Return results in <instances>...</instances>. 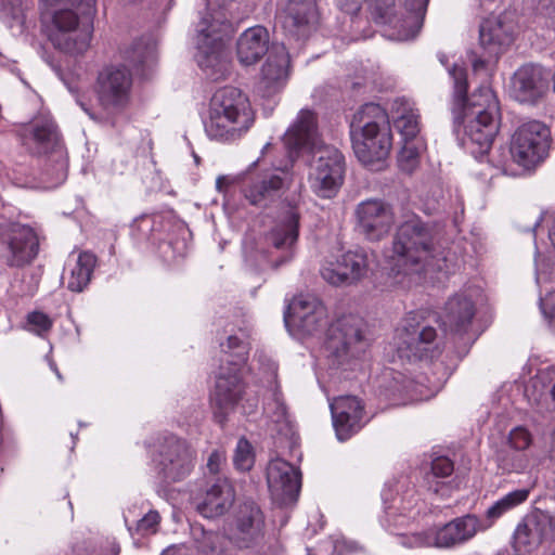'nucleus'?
Here are the masks:
<instances>
[{
	"mask_svg": "<svg viewBox=\"0 0 555 555\" xmlns=\"http://www.w3.org/2000/svg\"><path fill=\"white\" fill-rule=\"evenodd\" d=\"M234 490L227 479H217L207 487L197 511L206 518H215L225 514L234 502Z\"/></svg>",
	"mask_w": 555,
	"mask_h": 555,
	"instance_id": "nucleus-31",
	"label": "nucleus"
},
{
	"mask_svg": "<svg viewBox=\"0 0 555 555\" xmlns=\"http://www.w3.org/2000/svg\"><path fill=\"white\" fill-rule=\"evenodd\" d=\"M418 117L415 111L409 109L396 119V127L405 141L414 139L420 132Z\"/></svg>",
	"mask_w": 555,
	"mask_h": 555,
	"instance_id": "nucleus-40",
	"label": "nucleus"
},
{
	"mask_svg": "<svg viewBox=\"0 0 555 555\" xmlns=\"http://www.w3.org/2000/svg\"><path fill=\"white\" fill-rule=\"evenodd\" d=\"M298 228L299 214L295 207H289L285 214V217L270 232L268 236L269 243L276 249L287 250L286 256L281 258V260L276 263V267L292 258V247L298 238Z\"/></svg>",
	"mask_w": 555,
	"mask_h": 555,
	"instance_id": "nucleus-34",
	"label": "nucleus"
},
{
	"mask_svg": "<svg viewBox=\"0 0 555 555\" xmlns=\"http://www.w3.org/2000/svg\"><path fill=\"white\" fill-rule=\"evenodd\" d=\"M488 529L482 520L474 514L456 517L436 529L433 540L424 541L421 535L413 538L416 546H435L453 548L470 541L479 531Z\"/></svg>",
	"mask_w": 555,
	"mask_h": 555,
	"instance_id": "nucleus-16",
	"label": "nucleus"
},
{
	"mask_svg": "<svg viewBox=\"0 0 555 555\" xmlns=\"http://www.w3.org/2000/svg\"><path fill=\"white\" fill-rule=\"evenodd\" d=\"M547 89V74L538 65H524L515 72L512 78V95L520 103H537Z\"/></svg>",
	"mask_w": 555,
	"mask_h": 555,
	"instance_id": "nucleus-26",
	"label": "nucleus"
},
{
	"mask_svg": "<svg viewBox=\"0 0 555 555\" xmlns=\"http://www.w3.org/2000/svg\"><path fill=\"white\" fill-rule=\"evenodd\" d=\"M378 24L388 25L399 40H408L422 28L429 0H369Z\"/></svg>",
	"mask_w": 555,
	"mask_h": 555,
	"instance_id": "nucleus-8",
	"label": "nucleus"
},
{
	"mask_svg": "<svg viewBox=\"0 0 555 555\" xmlns=\"http://www.w3.org/2000/svg\"><path fill=\"white\" fill-rule=\"evenodd\" d=\"M555 540V514L534 509L517 525L513 535V545L517 553L525 554L540 544Z\"/></svg>",
	"mask_w": 555,
	"mask_h": 555,
	"instance_id": "nucleus-14",
	"label": "nucleus"
},
{
	"mask_svg": "<svg viewBox=\"0 0 555 555\" xmlns=\"http://www.w3.org/2000/svg\"><path fill=\"white\" fill-rule=\"evenodd\" d=\"M81 107L83 108V111H85V112H86V113H87L91 118H94V115H93L92 113H90V112H89V109H88V108H86V107L83 106V104H81Z\"/></svg>",
	"mask_w": 555,
	"mask_h": 555,
	"instance_id": "nucleus-55",
	"label": "nucleus"
},
{
	"mask_svg": "<svg viewBox=\"0 0 555 555\" xmlns=\"http://www.w3.org/2000/svg\"><path fill=\"white\" fill-rule=\"evenodd\" d=\"M345 158L334 146L318 149L309 166L308 183L320 198H333L344 183Z\"/></svg>",
	"mask_w": 555,
	"mask_h": 555,
	"instance_id": "nucleus-9",
	"label": "nucleus"
},
{
	"mask_svg": "<svg viewBox=\"0 0 555 555\" xmlns=\"http://www.w3.org/2000/svg\"><path fill=\"white\" fill-rule=\"evenodd\" d=\"M289 55L283 44L273 46L262 65L256 91L262 98H271L285 86L288 77Z\"/></svg>",
	"mask_w": 555,
	"mask_h": 555,
	"instance_id": "nucleus-24",
	"label": "nucleus"
},
{
	"mask_svg": "<svg viewBox=\"0 0 555 555\" xmlns=\"http://www.w3.org/2000/svg\"><path fill=\"white\" fill-rule=\"evenodd\" d=\"M532 443V436L525 427H516L508 435V446L516 451H525Z\"/></svg>",
	"mask_w": 555,
	"mask_h": 555,
	"instance_id": "nucleus-43",
	"label": "nucleus"
},
{
	"mask_svg": "<svg viewBox=\"0 0 555 555\" xmlns=\"http://www.w3.org/2000/svg\"><path fill=\"white\" fill-rule=\"evenodd\" d=\"M335 3L340 11L353 16L360 11L363 0H335Z\"/></svg>",
	"mask_w": 555,
	"mask_h": 555,
	"instance_id": "nucleus-48",
	"label": "nucleus"
},
{
	"mask_svg": "<svg viewBox=\"0 0 555 555\" xmlns=\"http://www.w3.org/2000/svg\"><path fill=\"white\" fill-rule=\"evenodd\" d=\"M551 143L548 128L538 120L521 124L511 141L513 160L525 169H532L547 156Z\"/></svg>",
	"mask_w": 555,
	"mask_h": 555,
	"instance_id": "nucleus-11",
	"label": "nucleus"
},
{
	"mask_svg": "<svg viewBox=\"0 0 555 555\" xmlns=\"http://www.w3.org/2000/svg\"><path fill=\"white\" fill-rule=\"evenodd\" d=\"M43 30L52 46L68 54H81L90 33L79 28L80 17L95 14V0H39Z\"/></svg>",
	"mask_w": 555,
	"mask_h": 555,
	"instance_id": "nucleus-3",
	"label": "nucleus"
},
{
	"mask_svg": "<svg viewBox=\"0 0 555 555\" xmlns=\"http://www.w3.org/2000/svg\"><path fill=\"white\" fill-rule=\"evenodd\" d=\"M221 351L229 354L224 361L231 365H242L248 353V343L236 335H230L225 343H220Z\"/></svg>",
	"mask_w": 555,
	"mask_h": 555,
	"instance_id": "nucleus-38",
	"label": "nucleus"
},
{
	"mask_svg": "<svg viewBox=\"0 0 555 555\" xmlns=\"http://www.w3.org/2000/svg\"><path fill=\"white\" fill-rule=\"evenodd\" d=\"M234 524L233 540L240 547H249L263 537L264 516L253 501L240 504Z\"/></svg>",
	"mask_w": 555,
	"mask_h": 555,
	"instance_id": "nucleus-27",
	"label": "nucleus"
},
{
	"mask_svg": "<svg viewBox=\"0 0 555 555\" xmlns=\"http://www.w3.org/2000/svg\"><path fill=\"white\" fill-rule=\"evenodd\" d=\"M269 33L262 26L246 29L236 43V54L241 64L245 66L257 63L268 51Z\"/></svg>",
	"mask_w": 555,
	"mask_h": 555,
	"instance_id": "nucleus-32",
	"label": "nucleus"
},
{
	"mask_svg": "<svg viewBox=\"0 0 555 555\" xmlns=\"http://www.w3.org/2000/svg\"><path fill=\"white\" fill-rule=\"evenodd\" d=\"M23 146L33 155L53 153L61 160V179H64V153L57 126L50 118L36 119L21 132Z\"/></svg>",
	"mask_w": 555,
	"mask_h": 555,
	"instance_id": "nucleus-17",
	"label": "nucleus"
},
{
	"mask_svg": "<svg viewBox=\"0 0 555 555\" xmlns=\"http://www.w3.org/2000/svg\"><path fill=\"white\" fill-rule=\"evenodd\" d=\"M475 304L466 294L460 293L450 297L443 309V323L451 331L465 333L475 317Z\"/></svg>",
	"mask_w": 555,
	"mask_h": 555,
	"instance_id": "nucleus-33",
	"label": "nucleus"
},
{
	"mask_svg": "<svg viewBox=\"0 0 555 555\" xmlns=\"http://www.w3.org/2000/svg\"><path fill=\"white\" fill-rule=\"evenodd\" d=\"M132 76L125 67H107L98 78V96L101 106L115 113L129 103Z\"/></svg>",
	"mask_w": 555,
	"mask_h": 555,
	"instance_id": "nucleus-19",
	"label": "nucleus"
},
{
	"mask_svg": "<svg viewBox=\"0 0 555 555\" xmlns=\"http://www.w3.org/2000/svg\"><path fill=\"white\" fill-rule=\"evenodd\" d=\"M196 548L202 555H221L222 538L216 532H204L197 540Z\"/></svg>",
	"mask_w": 555,
	"mask_h": 555,
	"instance_id": "nucleus-42",
	"label": "nucleus"
},
{
	"mask_svg": "<svg viewBox=\"0 0 555 555\" xmlns=\"http://www.w3.org/2000/svg\"><path fill=\"white\" fill-rule=\"evenodd\" d=\"M350 137L354 154L362 164L385 160L392 141L386 111L376 103L362 105L351 120Z\"/></svg>",
	"mask_w": 555,
	"mask_h": 555,
	"instance_id": "nucleus-5",
	"label": "nucleus"
},
{
	"mask_svg": "<svg viewBox=\"0 0 555 555\" xmlns=\"http://www.w3.org/2000/svg\"><path fill=\"white\" fill-rule=\"evenodd\" d=\"M241 365L220 366L215 389L210 397L214 415L219 424H223L228 414L234 410L243 393V383L238 376Z\"/></svg>",
	"mask_w": 555,
	"mask_h": 555,
	"instance_id": "nucleus-21",
	"label": "nucleus"
},
{
	"mask_svg": "<svg viewBox=\"0 0 555 555\" xmlns=\"http://www.w3.org/2000/svg\"><path fill=\"white\" fill-rule=\"evenodd\" d=\"M283 140L288 150L289 159L293 160V154H298L300 151L314 154L318 149L331 146L323 144L319 132L318 116L308 108L299 111L285 132Z\"/></svg>",
	"mask_w": 555,
	"mask_h": 555,
	"instance_id": "nucleus-20",
	"label": "nucleus"
},
{
	"mask_svg": "<svg viewBox=\"0 0 555 555\" xmlns=\"http://www.w3.org/2000/svg\"><path fill=\"white\" fill-rule=\"evenodd\" d=\"M391 271L404 275L441 270L444 260L435 225L411 216L398 228L386 253Z\"/></svg>",
	"mask_w": 555,
	"mask_h": 555,
	"instance_id": "nucleus-2",
	"label": "nucleus"
},
{
	"mask_svg": "<svg viewBox=\"0 0 555 555\" xmlns=\"http://www.w3.org/2000/svg\"><path fill=\"white\" fill-rule=\"evenodd\" d=\"M357 229L366 240H383L395 224V215L389 204L380 199H366L356 207Z\"/></svg>",
	"mask_w": 555,
	"mask_h": 555,
	"instance_id": "nucleus-18",
	"label": "nucleus"
},
{
	"mask_svg": "<svg viewBox=\"0 0 555 555\" xmlns=\"http://www.w3.org/2000/svg\"><path fill=\"white\" fill-rule=\"evenodd\" d=\"M317 17L315 0H287L279 14L282 27L293 37L304 35Z\"/></svg>",
	"mask_w": 555,
	"mask_h": 555,
	"instance_id": "nucleus-29",
	"label": "nucleus"
},
{
	"mask_svg": "<svg viewBox=\"0 0 555 555\" xmlns=\"http://www.w3.org/2000/svg\"><path fill=\"white\" fill-rule=\"evenodd\" d=\"M416 158H417L416 149L414 146L410 145L408 143V141H405V145L403 146V149L401 150L400 155H399V162H400L401 166L404 169L411 170L416 163Z\"/></svg>",
	"mask_w": 555,
	"mask_h": 555,
	"instance_id": "nucleus-47",
	"label": "nucleus"
},
{
	"mask_svg": "<svg viewBox=\"0 0 555 555\" xmlns=\"http://www.w3.org/2000/svg\"><path fill=\"white\" fill-rule=\"evenodd\" d=\"M267 482L273 496L283 503L295 501L301 487V473L291 463L275 459L267 467Z\"/></svg>",
	"mask_w": 555,
	"mask_h": 555,
	"instance_id": "nucleus-25",
	"label": "nucleus"
},
{
	"mask_svg": "<svg viewBox=\"0 0 555 555\" xmlns=\"http://www.w3.org/2000/svg\"><path fill=\"white\" fill-rule=\"evenodd\" d=\"M27 323L29 325V330L37 335H42L49 332L52 327V320L50 317L40 311H34L28 313Z\"/></svg>",
	"mask_w": 555,
	"mask_h": 555,
	"instance_id": "nucleus-44",
	"label": "nucleus"
},
{
	"mask_svg": "<svg viewBox=\"0 0 555 555\" xmlns=\"http://www.w3.org/2000/svg\"><path fill=\"white\" fill-rule=\"evenodd\" d=\"M513 29L505 15H493L482 22L479 38L489 59L498 57L502 48L513 41Z\"/></svg>",
	"mask_w": 555,
	"mask_h": 555,
	"instance_id": "nucleus-30",
	"label": "nucleus"
},
{
	"mask_svg": "<svg viewBox=\"0 0 555 555\" xmlns=\"http://www.w3.org/2000/svg\"><path fill=\"white\" fill-rule=\"evenodd\" d=\"M546 378H547L548 384H550L548 392L551 395L552 400L555 402V367L551 369L546 373Z\"/></svg>",
	"mask_w": 555,
	"mask_h": 555,
	"instance_id": "nucleus-50",
	"label": "nucleus"
},
{
	"mask_svg": "<svg viewBox=\"0 0 555 555\" xmlns=\"http://www.w3.org/2000/svg\"><path fill=\"white\" fill-rule=\"evenodd\" d=\"M545 306H547L551 309V317L553 321L555 322V291L550 293L547 298L545 299Z\"/></svg>",
	"mask_w": 555,
	"mask_h": 555,
	"instance_id": "nucleus-52",
	"label": "nucleus"
},
{
	"mask_svg": "<svg viewBox=\"0 0 555 555\" xmlns=\"http://www.w3.org/2000/svg\"><path fill=\"white\" fill-rule=\"evenodd\" d=\"M362 321L354 315L336 320L328 328L326 350L333 365L343 366L357 359L366 348Z\"/></svg>",
	"mask_w": 555,
	"mask_h": 555,
	"instance_id": "nucleus-10",
	"label": "nucleus"
},
{
	"mask_svg": "<svg viewBox=\"0 0 555 555\" xmlns=\"http://www.w3.org/2000/svg\"><path fill=\"white\" fill-rule=\"evenodd\" d=\"M125 60L138 73L144 75L145 69L153 66L156 61V47L147 39L135 40L125 52Z\"/></svg>",
	"mask_w": 555,
	"mask_h": 555,
	"instance_id": "nucleus-35",
	"label": "nucleus"
},
{
	"mask_svg": "<svg viewBox=\"0 0 555 555\" xmlns=\"http://www.w3.org/2000/svg\"><path fill=\"white\" fill-rule=\"evenodd\" d=\"M233 464L235 468L241 472H247L254 465L253 447L245 438H241L237 441L233 455Z\"/></svg>",
	"mask_w": 555,
	"mask_h": 555,
	"instance_id": "nucleus-41",
	"label": "nucleus"
},
{
	"mask_svg": "<svg viewBox=\"0 0 555 555\" xmlns=\"http://www.w3.org/2000/svg\"><path fill=\"white\" fill-rule=\"evenodd\" d=\"M229 184V179L227 177H219L216 181V186L219 191H222Z\"/></svg>",
	"mask_w": 555,
	"mask_h": 555,
	"instance_id": "nucleus-53",
	"label": "nucleus"
},
{
	"mask_svg": "<svg viewBox=\"0 0 555 555\" xmlns=\"http://www.w3.org/2000/svg\"><path fill=\"white\" fill-rule=\"evenodd\" d=\"M331 412L333 425L339 440H347L361 427L363 405L357 397L341 396L336 398L331 403Z\"/></svg>",
	"mask_w": 555,
	"mask_h": 555,
	"instance_id": "nucleus-28",
	"label": "nucleus"
},
{
	"mask_svg": "<svg viewBox=\"0 0 555 555\" xmlns=\"http://www.w3.org/2000/svg\"><path fill=\"white\" fill-rule=\"evenodd\" d=\"M225 462V455L222 451L215 450L210 453L207 461V468L211 474H217L221 465Z\"/></svg>",
	"mask_w": 555,
	"mask_h": 555,
	"instance_id": "nucleus-49",
	"label": "nucleus"
},
{
	"mask_svg": "<svg viewBox=\"0 0 555 555\" xmlns=\"http://www.w3.org/2000/svg\"><path fill=\"white\" fill-rule=\"evenodd\" d=\"M418 319L417 313L410 312L404 319L399 338L400 349L406 350L408 357L422 360L428 358L429 352L434 350L437 331L433 326L421 323Z\"/></svg>",
	"mask_w": 555,
	"mask_h": 555,
	"instance_id": "nucleus-22",
	"label": "nucleus"
},
{
	"mask_svg": "<svg viewBox=\"0 0 555 555\" xmlns=\"http://www.w3.org/2000/svg\"><path fill=\"white\" fill-rule=\"evenodd\" d=\"M438 60L443 66L448 65L449 60L444 53H438Z\"/></svg>",
	"mask_w": 555,
	"mask_h": 555,
	"instance_id": "nucleus-54",
	"label": "nucleus"
},
{
	"mask_svg": "<svg viewBox=\"0 0 555 555\" xmlns=\"http://www.w3.org/2000/svg\"><path fill=\"white\" fill-rule=\"evenodd\" d=\"M529 493V489L524 488L505 494L486 511V519L482 520L483 525H487L489 529L506 512L524 503L528 499Z\"/></svg>",
	"mask_w": 555,
	"mask_h": 555,
	"instance_id": "nucleus-36",
	"label": "nucleus"
},
{
	"mask_svg": "<svg viewBox=\"0 0 555 555\" xmlns=\"http://www.w3.org/2000/svg\"><path fill=\"white\" fill-rule=\"evenodd\" d=\"M254 121L255 112L247 95L235 87H224L210 100L205 131L212 140L233 142L245 134Z\"/></svg>",
	"mask_w": 555,
	"mask_h": 555,
	"instance_id": "nucleus-4",
	"label": "nucleus"
},
{
	"mask_svg": "<svg viewBox=\"0 0 555 555\" xmlns=\"http://www.w3.org/2000/svg\"><path fill=\"white\" fill-rule=\"evenodd\" d=\"M499 466L506 473H521L529 467L527 454L514 449L502 451L498 455Z\"/></svg>",
	"mask_w": 555,
	"mask_h": 555,
	"instance_id": "nucleus-39",
	"label": "nucleus"
},
{
	"mask_svg": "<svg viewBox=\"0 0 555 555\" xmlns=\"http://www.w3.org/2000/svg\"><path fill=\"white\" fill-rule=\"evenodd\" d=\"M195 55L198 66L204 70H210L208 76L218 79L228 70V59L224 42L216 34L208 17H203L197 25Z\"/></svg>",
	"mask_w": 555,
	"mask_h": 555,
	"instance_id": "nucleus-15",
	"label": "nucleus"
},
{
	"mask_svg": "<svg viewBox=\"0 0 555 555\" xmlns=\"http://www.w3.org/2000/svg\"><path fill=\"white\" fill-rule=\"evenodd\" d=\"M160 521V516L156 511L147 512L140 520L135 524V531L140 535H146L155 533Z\"/></svg>",
	"mask_w": 555,
	"mask_h": 555,
	"instance_id": "nucleus-45",
	"label": "nucleus"
},
{
	"mask_svg": "<svg viewBox=\"0 0 555 555\" xmlns=\"http://www.w3.org/2000/svg\"><path fill=\"white\" fill-rule=\"evenodd\" d=\"M157 476L167 483L184 479L195 464L189 443L173 434H158L146 443Z\"/></svg>",
	"mask_w": 555,
	"mask_h": 555,
	"instance_id": "nucleus-7",
	"label": "nucleus"
},
{
	"mask_svg": "<svg viewBox=\"0 0 555 555\" xmlns=\"http://www.w3.org/2000/svg\"><path fill=\"white\" fill-rule=\"evenodd\" d=\"M284 322L289 331L300 335H313L327 325V311L313 296L294 297L284 313Z\"/></svg>",
	"mask_w": 555,
	"mask_h": 555,
	"instance_id": "nucleus-13",
	"label": "nucleus"
},
{
	"mask_svg": "<svg viewBox=\"0 0 555 555\" xmlns=\"http://www.w3.org/2000/svg\"><path fill=\"white\" fill-rule=\"evenodd\" d=\"M454 470L453 462L446 456H439L431 463V474L435 477L444 478L450 476Z\"/></svg>",
	"mask_w": 555,
	"mask_h": 555,
	"instance_id": "nucleus-46",
	"label": "nucleus"
},
{
	"mask_svg": "<svg viewBox=\"0 0 555 555\" xmlns=\"http://www.w3.org/2000/svg\"><path fill=\"white\" fill-rule=\"evenodd\" d=\"M1 258L11 268L33 262L39 251L36 232L26 224L10 223L0 227Z\"/></svg>",
	"mask_w": 555,
	"mask_h": 555,
	"instance_id": "nucleus-12",
	"label": "nucleus"
},
{
	"mask_svg": "<svg viewBox=\"0 0 555 555\" xmlns=\"http://www.w3.org/2000/svg\"><path fill=\"white\" fill-rule=\"evenodd\" d=\"M453 79V125L454 131L464 126L463 146L474 157L488 154L500 129L499 101L489 88L480 89V93L467 99V75L464 67L453 64L448 68Z\"/></svg>",
	"mask_w": 555,
	"mask_h": 555,
	"instance_id": "nucleus-1",
	"label": "nucleus"
},
{
	"mask_svg": "<svg viewBox=\"0 0 555 555\" xmlns=\"http://www.w3.org/2000/svg\"><path fill=\"white\" fill-rule=\"evenodd\" d=\"M267 143L261 155L242 173L241 192L249 205L260 209L273 206L294 182V160L281 165L264 166V155L271 149Z\"/></svg>",
	"mask_w": 555,
	"mask_h": 555,
	"instance_id": "nucleus-6",
	"label": "nucleus"
},
{
	"mask_svg": "<svg viewBox=\"0 0 555 555\" xmlns=\"http://www.w3.org/2000/svg\"><path fill=\"white\" fill-rule=\"evenodd\" d=\"M95 267V256L83 251L79 254L76 264L70 271L67 287L72 292H81L90 282Z\"/></svg>",
	"mask_w": 555,
	"mask_h": 555,
	"instance_id": "nucleus-37",
	"label": "nucleus"
},
{
	"mask_svg": "<svg viewBox=\"0 0 555 555\" xmlns=\"http://www.w3.org/2000/svg\"><path fill=\"white\" fill-rule=\"evenodd\" d=\"M55 373H56L57 377H59L60 379H62V375L60 374V372H59L56 369H55Z\"/></svg>",
	"mask_w": 555,
	"mask_h": 555,
	"instance_id": "nucleus-56",
	"label": "nucleus"
},
{
	"mask_svg": "<svg viewBox=\"0 0 555 555\" xmlns=\"http://www.w3.org/2000/svg\"><path fill=\"white\" fill-rule=\"evenodd\" d=\"M488 62H489V60L485 59L483 56L476 57L472 62L473 69L475 72H479V70L486 68Z\"/></svg>",
	"mask_w": 555,
	"mask_h": 555,
	"instance_id": "nucleus-51",
	"label": "nucleus"
},
{
	"mask_svg": "<svg viewBox=\"0 0 555 555\" xmlns=\"http://www.w3.org/2000/svg\"><path fill=\"white\" fill-rule=\"evenodd\" d=\"M369 269L367 256L362 250H349L328 262L321 269L322 278L330 284L350 285L366 275Z\"/></svg>",
	"mask_w": 555,
	"mask_h": 555,
	"instance_id": "nucleus-23",
	"label": "nucleus"
}]
</instances>
